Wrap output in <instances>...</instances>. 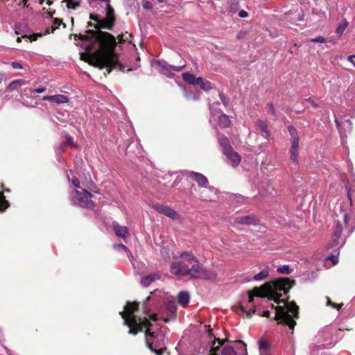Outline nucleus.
I'll return each mask as SVG.
<instances>
[{"label":"nucleus","instance_id":"nucleus-61","mask_svg":"<svg viewBox=\"0 0 355 355\" xmlns=\"http://www.w3.org/2000/svg\"><path fill=\"white\" fill-rule=\"evenodd\" d=\"M213 105H214V103L212 105L210 104V111L211 113H212Z\"/></svg>","mask_w":355,"mask_h":355},{"label":"nucleus","instance_id":"nucleus-14","mask_svg":"<svg viewBox=\"0 0 355 355\" xmlns=\"http://www.w3.org/2000/svg\"><path fill=\"white\" fill-rule=\"evenodd\" d=\"M189 177L195 180L201 187H207L208 184L207 178L201 173L196 172H190Z\"/></svg>","mask_w":355,"mask_h":355},{"label":"nucleus","instance_id":"nucleus-13","mask_svg":"<svg viewBox=\"0 0 355 355\" xmlns=\"http://www.w3.org/2000/svg\"><path fill=\"white\" fill-rule=\"evenodd\" d=\"M112 228L116 236L125 239L128 237L129 233L127 227L120 225L116 221L112 223Z\"/></svg>","mask_w":355,"mask_h":355},{"label":"nucleus","instance_id":"nucleus-41","mask_svg":"<svg viewBox=\"0 0 355 355\" xmlns=\"http://www.w3.org/2000/svg\"><path fill=\"white\" fill-rule=\"evenodd\" d=\"M217 92H218V95L220 97L223 104L225 105H227V103H228L227 100L225 96L223 94V93L219 92L218 90H217Z\"/></svg>","mask_w":355,"mask_h":355},{"label":"nucleus","instance_id":"nucleus-23","mask_svg":"<svg viewBox=\"0 0 355 355\" xmlns=\"http://www.w3.org/2000/svg\"><path fill=\"white\" fill-rule=\"evenodd\" d=\"M60 25H62L64 28L66 27L65 24L62 22V20L60 19L55 18L53 19V26L50 28H48L46 31V34L53 33L56 28H58Z\"/></svg>","mask_w":355,"mask_h":355},{"label":"nucleus","instance_id":"nucleus-51","mask_svg":"<svg viewBox=\"0 0 355 355\" xmlns=\"http://www.w3.org/2000/svg\"><path fill=\"white\" fill-rule=\"evenodd\" d=\"M264 317L270 318V312L269 311H263V313L262 315Z\"/></svg>","mask_w":355,"mask_h":355},{"label":"nucleus","instance_id":"nucleus-17","mask_svg":"<svg viewBox=\"0 0 355 355\" xmlns=\"http://www.w3.org/2000/svg\"><path fill=\"white\" fill-rule=\"evenodd\" d=\"M291 146L290 148V157L291 159L294 163L298 162V155H299V143H293L291 144Z\"/></svg>","mask_w":355,"mask_h":355},{"label":"nucleus","instance_id":"nucleus-27","mask_svg":"<svg viewBox=\"0 0 355 355\" xmlns=\"http://www.w3.org/2000/svg\"><path fill=\"white\" fill-rule=\"evenodd\" d=\"M259 347L260 351V355H270L268 353L269 345L265 340L259 341Z\"/></svg>","mask_w":355,"mask_h":355},{"label":"nucleus","instance_id":"nucleus-52","mask_svg":"<svg viewBox=\"0 0 355 355\" xmlns=\"http://www.w3.org/2000/svg\"><path fill=\"white\" fill-rule=\"evenodd\" d=\"M307 101H309L313 107H317V104H315L310 98L307 99Z\"/></svg>","mask_w":355,"mask_h":355},{"label":"nucleus","instance_id":"nucleus-7","mask_svg":"<svg viewBox=\"0 0 355 355\" xmlns=\"http://www.w3.org/2000/svg\"><path fill=\"white\" fill-rule=\"evenodd\" d=\"M92 194L86 189L82 191L73 190L70 193L71 202L81 207L92 209L94 207V202L91 199Z\"/></svg>","mask_w":355,"mask_h":355},{"label":"nucleus","instance_id":"nucleus-26","mask_svg":"<svg viewBox=\"0 0 355 355\" xmlns=\"http://www.w3.org/2000/svg\"><path fill=\"white\" fill-rule=\"evenodd\" d=\"M349 23L347 22L346 19H342L340 22L339 23L338 26L337 27L336 30V33L339 35L341 36L343 33H344L345 30L348 26Z\"/></svg>","mask_w":355,"mask_h":355},{"label":"nucleus","instance_id":"nucleus-31","mask_svg":"<svg viewBox=\"0 0 355 355\" xmlns=\"http://www.w3.org/2000/svg\"><path fill=\"white\" fill-rule=\"evenodd\" d=\"M25 85V81L23 80H16L12 81L8 87V89H17L18 87H22Z\"/></svg>","mask_w":355,"mask_h":355},{"label":"nucleus","instance_id":"nucleus-36","mask_svg":"<svg viewBox=\"0 0 355 355\" xmlns=\"http://www.w3.org/2000/svg\"><path fill=\"white\" fill-rule=\"evenodd\" d=\"M327 41L326 38L322 36H318L315 38L309 39L307 42H318V43H324Z\"/></svg>","mask_w":355,"mask_h":355},{"label":"nucleus","instance_id":"nucleus-53","mask_svg":"<svg viewBox=\"0 0 355 355\" xmlns=\"http://www.w3.org/2000/svg\"><path fill=\"white\" fill-rule=\"evenodd\" d=\"M354 230V227H351L349 230H348V233H347V236H349V234H352V232H353Z\"/></svg>","mask_w":355,"mask_h":355},{"label":"nucleus","instance_id":"nucleus-1","mask_svg":"<svg viewBox=\"0 0 355 355\" xmlns=\"http://www.w3.org/2000/svg\"><path fill=\"white\" fill-rule=\"evenodd\" d=\"M292 286L291 281L288 278L276 279L271 284H265L262 288L263 297H268L269 300H273L278 306H270L275 309L274 319L279 324L288 327L293 334L296 324V320L299 318V308L294 302H288L279 298L286 295Z\"/></svg>","mask_w":355,"mask_h":355},{"label":"nucleus","instance_id":"nucleus-11","mask_svg":"<svg viewBox=\"0 0 355 355\" xmlns=\"http://www.w3.org/2000/svg\"><path fill=\"white\" fill-rule=\"evenodd\" d=\"M223 154L226 157V162L234 168L238 166L241 161V156L233 148L225 151Z\"/></svg>","mask_w":355,"mask_h":355},{"label":"nucleus","instance_id":"nucleus-8","mask_svg":"<svg viewBox=\"0 0 355 355\" xmlns=\"http://www.w3.org/2000/svg\"><path fill=\"white\" fill-rule=\"evenodd\" d=\"M186 66H187L186 62L182 59L180 62L179 65L168 64L164 62H160V61H158L156 63V67H157V69L158 70V71L160 73H162L168 78H171L173 76V73L172 71H177V72L181 71L182 69H184L186 67Z\"/></svg>","mask_w":355,"mask_h":355},{"label":"nucleus","instance_id":"nucleus-35","mask_svg":"<svg viewBox=\"0 0 355 355\" xmlns=\"http://www.w3.org/2000/svg\"><path fill=\"white\" fill-rule=\"evenodd\" d=\"M277 271L282 274H290L291 272V270L288 265H284L277 268Z\"/></svg>","mask_w":355,"mask_h":355},{"label":"nucleus","instance_id":"nucleus-5","mask_svg":"<svg viewBox=\"0 0 355 355\" xmlns=\"http://www.w3.org/2000/svg\"><path fill=\"white\" fill-rule=\"evenodd\" d=\"M207 333L210 339H211L212 337L214 338L208 355H247L246 345L243 342L238 341L239 345H241V352L236 353L232 347L224 345L223 340L216 339L212 335L210 329H208Z\"/></svg>","mask_w":355,"mask_h":355},{"label":"nucleus","instance_id":"nucleus-12","mask_svg":"<svg viewBox=\"0 0 355 355\" xmlns=\"http://www.w3.org/2000/svg\"><path fill=\"white\" fill-rule=\"evenodd\" d=\"M259 221V218L254 215L236 216L234 218L235 223L244 225H257Z\"/></svg>","mask_w":355,"mask_h":355},{"label":"nucleus","instance_id":"nucleus-40","mask_svg":"<svg viewBox=\"0 0 355 355\" xmlns=\"http://www.w3.org/2000/svg\"><path fill=\"white\" fill-rule=\"evenodd\" d=\"M327 305L331 306L333 308H336L338 310H340L343 304H336V303L332 302L329 297H327Z\"/></svg>","mask_w":355,"mask_h":355},{"label":"nucleus","instance_id":"nucleus-15","mask_svg":"<svg viewBox=\"0 0 355 355\" xmlns=\"http://www.w3.org/2000/svg\"><path fill=\"white\" fill-rule=\"evenodd\" d=\"M43 100L49 101L51 103H55L57 104L64 103L68 101L67 96L64 95L58 94V95H51V96H45L43 97Z\"/></svg>","mask_w":355,"mask_h":355},{"label":"nucleus","instance_id":"nucleus-9","mask_svg":"<svg viewBox=\"0 0 355 355\" xmlns=\"http://www.w3.org/2000/svg\"><path fill=\"white\" fill-rule=\"evenodd\" d=\"M184 81L189 85L193 86H199L200 89H211L212 85L207 80L203 79L201 77L196 78L195 76L191 73L186 72L182 74Z\"/></svg>","mask_w":355,"mask_h":355},{"label":"nucleus","instance_id":"nucleus-44","mask_svg":"<svg viewBox=\"0 0 355 355\" xmlns=\"http://www.w3.org/2000/svg\"><path fill=\"white\" fill-rule=\"evenodd\" d=\"M42 36V34H41V33L33 34L30 36V39L31 41H35L37 40L38 37H40Z\"/></svg>","mask_w":355,"mask_h":355},{"label":"nucleus","instance_id":"nucleus-56","mask_svg":"<svg viewBox=\"0 0 355 355\" xmlns=\"http://www.w3.org/2000/svg\"><path fill=\"white\" fill-rule=\"evenodd\" d=\"M330 42L333 44H336L337 43V42L334 40H330Z\"/></svg>","mask_w":355,"mask_h":355},{"label":"nucleus","instance_id":"nucleus-42","mask_svg":"<svg viewBox=\"0 0 355 355\" xmlns=\"http://www.w3.org/2000/svg\"><path fill=\"white\" fill-rule=\"evenodd\" d=\"M65 142H62L58 148H55V153L60 154L64 151Z\"/></svg>","mask_w":355,"mask_h":355},{"label":"nucleus","instance_id":"nucleus-60","mask_svg":"<svg viewBox=\"0 0 355 355\" xmlns=\"http://www.w3.org/2000/svg\"><path fill=\"white\" fill-rule=\"evenodd\" d=\"M166 249L165 248H163L162 250H161V253L163 254L164 252L166 250Z\"/></svg>","mask_w":355,"mask_h":355},{"label":"nucleus","instance_id":"nucleus-58","mask_svg":"<svg viewBox=\"0 0 355 355\" xmlns=\"http://www.w3.org/2000/svg\"><path fill=\"white\" fill-rule=\"evenodd\" d=\"M21 37H18L17 38V42H21Z\"/></svg>","mask_w":355,"mask_h":355},{"label":"nucleus","instance_id":"nucleus-32","mask_svg":"<svg viewBox=\"0 0 355 355\" xmlns=\"http://www.w3.org/2000/svg\"><path fill=\"white\" fill-rule=\"evenodd\" d=\"M9 206V202L3 194H0V211H4Z\"/></svg>","mask_w":355,"mask_h":355},{"label":"nucleus","instance_id":"nucleus-50","mask_svg":"<svg viewBox=\"0 0 355 355\" xmlns=\"http://www.w3.org/2000/svg\"><path fill=\"white\" fill-rule=\"evenodd\" d=\"M348 60L353 64L355 67V55H351L349 57Z\"/></svg>","mask_w":355,"mask_h":355},{"label":"nucleus","instance_id":"nucleus-38","mask_svg":"<svg viewBox=\"0 0 355 355\" xmlns=\"http://www.w3.org/2000/svg\"><path fill=\"white\" fill-rule=\"evenodd\" d=\"M67 178L69 182H71V184L73 187H75L76 188H80V182L77 178L73 177V178L70 180L69 175L67 174Z\"/></svg>","mask_w":355,"mask_h":355},{"label":"nucleus","instance_id":"nucleus-19","mask_svg":"<svg viewBox=\"0 0 355 355\" xmlns=\"http://www.w3.org/2000/svg\"><path fill=\"white\" fill-rule=\"evenodd\" d=\"M335 123L340 132L341 135H343V130L346 128H347L348 131H351L352 128V123L350 120L347 119L343 123H340L339 121L336 119Z\"/></svg>","mask_w":355,"mask_h":355},{"label":"nucleus","instance_id":"nucleus-57","mask_svg":"<svg viewBox=\"0 0 355 355\" xmlns=\"http://www.w3.org/2000/svg\"><path fill=\"white\" fill-rule=\"evenodd\" d=\"M46 3H47L49 6H50V5L52 3V1H50V0H47Z\"/></svg>","mask_w":355,"mask_h":355},{"label":"nucleus","instance_id":"nucleus-29","mask_svg":"<svg viewBox=\"0 0 355 355\" xmlns=\"http://www.w3.org/2000/svg\"><path fill=\"white\" fill-rule=\"evenodd\" d=\"M219 143L223 148V153L232 148V146L230 145L228 139L225 137H220L219 139Z\"/></svg>","mask_w":355,"mask_h":355},{"label":"nucleus","instance_id":"nucleus-30","mask_svg":"<svg viewBox=\"0 0 355 355\" xmlns=\"http://www.w3.org/2000/svg\"><path fill=\"white\" fill-rule=\"evenodd\" d=\"M62 2L66 3V6L69 9H76L80 3V0H63Z\"/></svg>","mask_w":355,"mask_h":355},{"label":"nucleus","instance_id":"nucleus-22","mask_svg":"<svg viewBox=\"0 0 355 355\" xmlns=\"http://www.w3.org/2000/svg\"><path fill=\"white\" fill-rule=\"evenodd\" d=\"M184 95L188 100H197L200 96V90H184Z\"/></svg>","mask_w":355,"mask_h":355},{"label":"nucleus","instance_id":"nucleus-3","mask_svg":"<svg viewBox=\"0 0 355 355\" xmlns=\"http://www.w3.org/2000/svg\"><path fill=\"white\" fill-rule=\"evenodd\" d=\"M171 272L175 276L189 279L215 280L217 273L204 268L191 251H181L173 257L171 263Z\"/></svg>","mask_w":355,"mask_h":355},{"label":"nucleus","instance_id":"nucleus-43","mask_svg":"<svg viewBox=\"0 0 355 355\" xmlns=\"http://www.w3.org/2000/svg\"><path fill=\"white\" fill-rule=\"evenodd\" d=\"M267 107L268 108V110H269L270 113L271 114H272L273 116H276L275 109L274 105H272V103H268L267 104Z\"/></svg>","mask_w":355,"mask_h":355},{"label":"nucleus","instance_id":"nucleus-37","mask_svg":"<svg viewBox=\"0 0 355 355\" xmlns=\"http://www.w3.org/2000/svg\"><path fill=\"white\" fill-rule=\"evenodd\" d=\"M166 307L169 310V311H171V313L175 312V311H176L175 302L174 300H170L168 302Z\"/></svg>","mask_w":355,"mask_h":355},{"label":"nucleus","instance_id":"nucleus-55","mask_svg":"<svg viewBox=\"0 0 355 355\" xmlns=\"http://www.w3.org/2000/svg\"><path fill=\"white\" fill-rule=\"evenodd\" d=\"M347 195H348V198H349V200L352 202V197H351V194H350L349 191H348V194Z\"/></svg>","mask_w":355,"mask_h":355},{"label":"nucleus","instance_id":"nucleus-25","mask_svg":"<svg viewBox=\"0 0 355 355\" xmlns=\"http://www.w3.org/2000/svg\"><path fill=\"white\" fill-rule=\"evenodd\" d=\"M231 121L229 116L223 114L218 116V124L223 128H227L230 125Z\"/></svg>","mask_w":355,"mask_h":355},{"label":"nucleus","instance_id":"nucleus-34","mask_svg":"<svg viewBox=\"0 0 355 355\" xmlns=\"http://www.w3.org/2000/svg\"><path fill=\"white\" fill-rule=\"evenodd\" d=\"M114 248L116 249V250H124L125 252H126L128 254L129 257H132V254L131 252H130V250H128V248L123 244L122 243H120V244H114Z\"/></svg>","mask_w":355,"mask_h":355},{"label":"nucleus","instance_id":"nucleus-21","mask_svg":"<svg viewBox=\"0 0 355 355\" xmlns=\"http://www.w3.org/2000/svg\"><path fill=\"white\" fill-rule=\"evenodd\" d=\"M257 125L259 128V130L263 133V136L266 139H268L270 136V133L268 130V124L266 121L262 120H259L257 122Z\"/></svg>","mask_w":355,"mask_h":355},{"label":"nucleus","instance_id":"nucleus-45","mask_svg":"<svg viewBox=\"0 0 355 355\" xmlns=\"http://www.w3.org/2000/svg\"><path fill=\"white\" fill-rule=\"evenodd\" d=\"M11 65H12V68L15 69H21L22 68V66L21 65V64L17 62H12L11 63Z\"/></svg>","mask_w":355,"mask_h":355},{"label":"nucleus","instance_id":"nucleus-54","mask_svg":"<svg viewBox=\"0 0 355 355\" xmlns=\"http://www.w3.org/2000/svg\"><path fill=\"white\" fill-rule=\"evenodd\" d=\"M33 91L35 92L36 93H42L45 90H33Z\"/></svg>","mask_w":355,"mask_h":355},{"label":"nucleus","instance_id":"nucleus-10","mask_svg":"<svg viewBox=\"0 0 355 355\" xmlns=\"http://www.w3.org/2000/svg\"><path fill=\"white\" fill-rule=\"evenodd\" d=\"M152 207L157 212L164 214L172 219H178V213L169 206L164 205L161 204H153Z\"/></svg>","mask_w":355,"mask_h":355},{"label":"nucleus","instance_id":"nucleus-2","mask_svg":"<svg viewBox=\"0 0 355 355\" xmlns=\"http://www.w3.org/2000/svg\"><path fill=\"white\" fill-rule=\"evenodd\" d=\"M137 309V303L128 302L125 306L124 311L119 313L123 319V324L130 328L128 334L136 335L138 332L142 331L144 327H146V343L148 347L156 355H162L166 349L165 347L166 329L160 328L157 331L151 332L148 319L137 318L135 315Z\"/></svg>","mask_w":355,"mask_h":355},{"label":"nucleus","instance_id":"nucleus-49","mask_svg":"<svg viewBox=\"0 0 355 355\" xmlns=\"http://www.w3.org/2000/svg\"><path fill=\"white\" fill-rule=\"evenodd\" d=\"M149 318L153 321L158 320L157 315L156 314L150 315Z\"/></svg>","mask_w":355,"mask_h":355},{"label":"nucleus","instance_id":"nucleus-18","mask_svg":"<svg viewBox=\"0 0 355 355\" xmlns=\"http://www.w3.org/2000/svg\"><path fill=\"white\" fill-rule=\"evenodd\" d=\"M189 300L190 296L188 292L181 291L179 293L178 299L179 304H180L182 306H186L189 304Z\"/></svg>","mask_w":355,"mask_h":355},{"label":"nucleus","instance_id":"nucleus-47","mask_svg":"<svg viewBox=\"0 0 355 355\" xmlns=\"http://www.w3.org/2000/svg\"><path fill=\"white\" fill-rule=\"evenodd\" d=\"M63 142H65V145L66 144H71L73 143L72 137L67 135L66 137V140L64 141Z\"/></svg>","mask_w":355,"mask_h":355},{"label":"nucleus","instance_id":"nucleus-4","mask_svg":"<svg viewBox=\"0 0 355 355\" xmlns=\"http://www.w3.org/2000/svg\"><path fill=\"white\" fill-rule=\"evenodd\" d=\"M348 216L346 214H343L341 219L334 220V225L333 227V235L332 238L327 245V248L331 249L335 248V250H332V252L337 254H333L328 256L327 259L332 261V265L335 266L338 262V254H339V248L344 245L345 243V239L340 237L341 233L344 228L348 227Z\"/></svg>","mask_w":355,"mask_h":355},{"label":"nucleus","instance_id":"nucleus-59","mask_svg":"<svg viewBox=\"0 0 355 355\" xmlns=\"http://www.w3.org/2000/svg\"><path fill=\"white\" fill-rule=\"evenodd\" d=\"M44 0H39V3H40V4H41V5H42V4H43V3H44Z\"/></svg>","mask_w":355,"mask_h":355},{"label":"nucleus","instance_id":"nucleus-48","mask_svg":"<svg viewBox=\"0 0 355 355\" xmlns=\"http://www.w3.org/2000/svg\"><path fill=\"white\" fill-rule=\"evenodd\" d=\"M350 92H351L350 96H352V104H353V105L355 106V90H350ZM348 96H349V94Z\"/></svg>","mask_w":355,"mask_h":355},{"label":"nucleus","instance_id":"nucleus-63","mask_svg":"<svg viewBox=\"0 0 355 355\" xmlns=\"http://www.w3.org/2000/svg\"><path fill=\"white\" fill-rule=\"evenodd\" d=\"M263 300H265V301H266V300L261 299V301H263ZM269 301H270V300L268 299V300H266V302H269Z\"/></svg>","mask_w":355,"mask_h":355},{"label":"nucleus","instance_id":"nucleus-46","mask_svg":"<svg viewBox=\"0 0 355 355\" xmlns=\"http://www.w3.org/2000/svg\"><path fill=\"white\" fill-rule=\"evenodd\" d=\"M239 16L240 17H241V18H244V17H248V12H247L245 10H240V11H239Z\"/></svg>","mask_w":355,"mask_h":355},{"label":"nucleus","instance_id":"nucleus-16","mask_svg":"<svg viewBox=\"0 0 355 355\" xmlns=\"http://www.w3.org/2000/svg\"><path fill=\"white\" fill-rule=\"evenodd\" d=\"M159 278V275L157 274H150L146 276H144L141 279V284L145 287H148L155 282L156 279H158Z\"/></svg>","mask_w":355,"mask_h":355},{"label":"nucleus","instance_id":"nucleus-28","mask_svg":"<svg viewBox=\"0 0 355 355\" xmlns=\"http://www.w3.org/2000/svg\"><path fill=\"white\" fill-rule=\"evenodd\" d=\"M239 3L238 0H228L227 8L230 12H235L238 10Z\"/></svg>","mask_w":355,"mask_h":355},{"label":"nucleus","instance_id":"nucleus-20","mask_svg":"<svg viewBox=\"0 0 355 355\" xmlns=\"http://www.w3.org/2000/svg\"><path fill=\"white\" fill-rule=\"evenodd\" d=\"M287 129L291 137V144L299 143V135L297 129L293 125H288Z\"/></svg>","mask_w":355,"mask_h":355},{"label":"nucleus","instance_id":"nucleus-6","mask_svg":"<svg viewBox=\"0 0 355 355\" xmlns=\"http://www.w3.org/2000/svg\"><path fill=\"white\" fill-rule=\"evenodd\" d=\"M254 297L263 298V293L261 288H254L252 293H249L247 300H244L240 303V306L236 308V312L238 314L246 313L248 316H251L256 312Z\"/></svg>","mask_w":355,"mask_h":355},{"label":"nucleus","instance_id":"nucleus-62","mask_svg":"<svg viewBox=\"0 0 355 355\" xmlns=\"http://www.w3.org/2000/svg\"><path fill=\"white\" fill-rule=\"evenodd\" d=\"M157 1L159 2V3H162V2H164V0H157Z\"/></svg>","mask_w":355,"mask_h":355},{"label":"nucleus","instance_id":"nucleus-39","mask_svg":"<svg viewBox=\"0 0 355 355\" xmlns=\"http://www.w3.org/2000/svg\"><path fill=\"white\" fill-rule=\"evenodd\" d=\"M141 5L144 9H152L153 8L152 3L148 0H143L141 1Z\"/></svg>","mask_w":355,"mask_h":355},{"label":"nucleus","instance_id":"nucleus-24","mask_svg":"<svg viewBox=\"0 0 355 355\" xmlns=\"http://www.w3.org/2000/svg\"><path fill=\"white\" fill-rule=\"evenodd\" d=\"M269 275V268L266 267L263 268L259 273L256 274L253 277V279L255 281H261L266 279Z\"/></svg>","mask_w":355,"mask_h":355},{"label":"nucleus","instance_id":"nucleus-33","mask_svg":"<svg viewBox=\"0 0 355 355\" xmlns=\"http://www.w3.org/2000/svg\"><path fill=\"white\" fill-rule=\"evenodd\" d=\"M131 35L128 34L127 32L125 33H122L121 35H118V40L119 42H131Z\"/></svg>","mask_w":355,"mask_h":355}]
</instances>
